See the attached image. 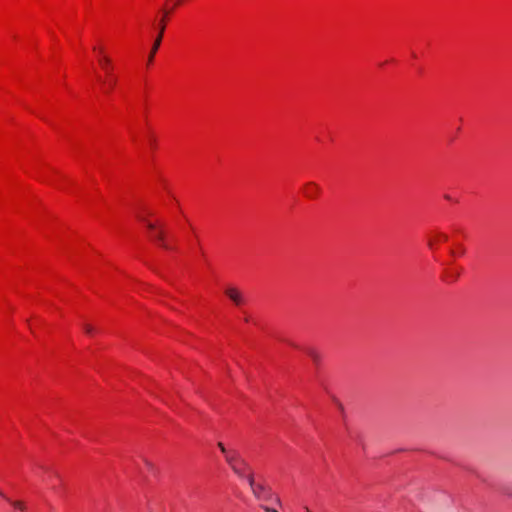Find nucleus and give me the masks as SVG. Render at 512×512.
<instances>
[{
  "instance_id": "f257e3e1",
  "label": "nucleus",
  "mask_w": 512,
  "mask_h": 512,
  "mask_svg": "<svg viewBox=\"0 0 512 512\" xmlns=\"http://www.w3.org/2000/svg\"><path fill=\"white\" fill-rule=\"evenodd\" d=\"M247 483L257 500L269 501L272 499L273 493L271 489L262 483H257L253 473L247 475Z\"/></svg>"
},
{
  "instance_id": "f03ea898",
  "label": "nucleus",
  "mask_w": 512,
  "mask_h": 512,
  "mask_svg": "<svg viewBox=\"0 0 512 512\" xmlns=\"http://www.w3.org/2000/svg\"><path fill=\"white\" fill-rule=\"evenodd\" d=\"M139 219L145 223L146 227L151 231V239L157 242L162 248L170 249V246L165 242V233L162 229L156 230V225L142 217Z\"/></svg>"
},
{
  "instance_id": "7ed1b4c3",
  "label": "nucleus",
  "mask_w": 512,
  "mask_h": 512,
  "mask_svg": "<svg viewBox=\"0 0 512 512\" xmlns=\"http://www.w3.org/2000/svg\"><path fill=\"white\" fill-rule=\"evenodd\" d=\"M170 13L169 10H165L164 11V16L160 22V25H159V32H158V35L154 41V44L151 48V51H150V54L148 56V64H151L153 62V59H154V56L157 52V50L159 49L160 47V44H161V41H162V37H163V33L165 32V18L168 16V14Z\"/></svg>"
},
{
  "instance_id": "20e7f679",
  "label": "nucleus",
  "mask_w": 512,
  "mask_h": 512,
  "mask_svg": "<svg viewBox=\"0 0 512 512\" xmlns=\"http://www.w3.org/2000/svg\"><path fill=\"white\" fill-rule=\"evenodd\" d=\"M99 63L108 77V80L104 81V83L107 84L108 90H111L117 84V79L112 75V60L109 56H103Z\"/></svg>"
},
{
  "instance_id": "39448f33",
  "label": "nucleus",
  "mask_w": 512,
  "mask_h": 512,
  "mask_svg": "<svg viewBox=\"0 0 512 512\" xmlns=\"http://www.w3.org/2000/svg\"><path fill=\"white\" fill-rule=\"evenodd\" d=\"M225 460L234 474H240L236 464L242 462V457L237 450L230 449L229 453H227V456L225 457Z\"/></svg>"
},
{
  "instance_id": "423d86ee",
  "label": "nucleus",
  "mask_w": 512,
  "mask_h": 512,
  "mask_svg": "<svg viewBox=\"0 0 512 512\" xmlns=\"http://www.w3.org/2000/svg\"><path fill=\"white\" fill-rule=\"evenodd\" d=\"M225 294L236 306H241L245 303L242 292L236 287L226 288Z\"/></svg>"
},
{
  "instance_id": "0eeeda50",
  "label": "nucleus",
  "mask_w": 512,
  "mask_h": 512,
  "mask_svg": "<svg viewBox=\"0 0 512 512\" xmlns=\"http://www.w3.org/2000/svg\"><path fill=\"white\" fill-rule=\"evenodd\" d=\"M236 467H237V469H239L240 474H235V475L241 479H245L246 481H247V475H249L250 473H253L251 470V467L249 466V464L247 463V461L244 458H242V462H239L238 464H236Z\"/></svg>"
},
{
  "instance_id": "6e6552de",
  "label": "nucleus",
  "mask_w": 512,
  "mask_h": 512,
  "mask_svg": "<svg viewBox=\"0 0 512 512\" xmlns=\"http://www.w3.org/2000/svg\"><path fill=\"white\" fill-rule=\"evenodd\" d=\"M320 189L315 183H307L305 186V194L308 197H314L319 193Z\"/></svg>"
},
{
  "instance_id": "1a4fd4ad",
  "label": "nucleus",
  "mask_w": 512,
  "mask_h": 512,
  "mask_svg": "<svg viewBox=\"0 0 512 512\" xmlns=\"http://www.w3.org/2000/svg\"><path fill=\"white\" fill-rule=\"evenodd\" d=\"M83 330L88 335H92L95 332L94 327L92 325H90V324H87V323L83 324Z\"/></svg>"
},
{
  "instance_id": "9d476101",
  "label": "nucleus",
  "mask_w": 512,
  "mask_h": 512,
  "mask_svg": "<svg viewBox=\"0 0 512 512\" xmlns=\"http://www.w3.org/2000/svg\"><path fill=\"white\" fill-rule=\"evenodd\" d=\"M308 355L313 359L315 363H318L320 356L319 354L314 350H309Z\"/></svg>"
},
{
  "instance_id": "9b49d317",
  "label": "nucleus",
  "mask_w": 512,
  "mask_h": 512,
  "mask_svg": "<svg viewBox=\"0 0 512 512\" xmlns=\"http://www.w3.org/2000/svg\"><path fill=\"white\" fill-rule=\"evenodd\" d=\"M217 446L220 449L221 453L224 455V457H226L227 453H229L230 450L227 449L222 442H218Z\"/></svg>"
},
{
  "instance_id": "f8f14e48",
  "label": "nucleus",
  "mask_w": 512,
  "mask_h": 512,
  "mask_svg": "<svg viewBox=\"0 0 512 512\" xmlns=\"http://www.w3.org/2000/svg\"><path fill=\"white\" fill-rule=\"evenodd\" d=\"M12 504L14 505V507H16V508H18V509H20L22 511L25 510L24 504L22 502H20V501H14V502H12Z\"/></svg>"
},
{
  "instance_id": "ddd939ff",
  "label": "nucleus",
  "mask_w": 512,
  "mask_h": 512,
  "mask_svg": "<svg viewBox=\"0 0 512 512\" xmlns=\"http://www.w3.org/2000/svg\"><path fill=\"white\" fill-rule=\"evenodd\" d=\"M94 50H95V51H98V53H99V55H100L99 60H100V59H102V58H103V56H106V55L104 54V49H103V48H97V47H94Z\"/></svg>"
},
{
  "instance_id": "4468645a",
  "label": "nucleus",
  "mask_w": 512,
  "mask_h": 512,
  "mask_svg": "<svg viewBox=\"0 0 512 512\" xmlns=\"http://www.w3.org/2000/svg\"><path fill=\"white\" fill-rule=\"evenodd\" d=\"M262 508H263L266 512H278L276 509L270 508V507H268V506H262Z\"/></svg>"
},
{
  "instance_id": "2eb2a0df",
  "label": "nucleus",
  "mask_w": 512,
  "mask_h": 512,
  "mask_svg": "<svg viewBox=\"0 0 512 512\" xmlns=\"http://www.w3.org/2000/svg\"><path fill=\"white\" fill-rule=\"evenodd\" d=\"M145 464H146V466H147L149 469H151V468L153 467L152 463H151V462H149V461H147V460H145Z\"/></svg>"
},
{
  "instance_id": "dca6fc26",
  "label": "nucleus",
  "mask_w": 512,
  "mask_h": 512,
  "mask_svg": "<svg viewBox=\"0 0 512 512\" xmlns=\"http://www.w3.org/2000/svg\"><path fill=\"white\" fill-rule=\"evenodd\" d=\"M439 238L442 240H447V236L445 234H439Z\"/></svg>"
},
{
  "instance_id": "f3484780",
  "label": "nucleus",
  "mask_w": 512,
  "mask_h": 512,
  "mask_svg": "<svg viewBox=\"0 0 512 512\" xmlns=\"http://www.w3.org/2000/svg\"><path fill=\"white\" fill-rule=\"evenodd\" d=\"M275 503H277L278 505H281V501H280L279 497H275Z\"/></svg>"
},
{
  "instance_id": "a211bd4d",
  "label": "nucleus",
  "mask_w": 512,
  "mask_h": 512,
  "mask_svg": "<svg viewBox=\"0 0 512 512\" xmlns=\"http://www.w3.org/2000/svg\"><path fill=\"white\" fill-rule=\"evenodd\" d=\"M428 245H429V247H432V246H433V241H431V240H430V241L428 242Z\"/></svg>"
},
{
  "instance_id": "6ab92c4d",
  "label": "nucleus",
  "mask_w": 512,
  "mask_h": 512,
  "mask_svg": "<svg viewBox=\"0 0 512 512\" xmlns=\"http://www.w3.org/2000/svg\"><path fill=\"white\" fill-rule=\"evenodd\" d=\"M179 3H180V0H177V1L175 2V4H174V7H175V6H177V5H179Z\"/></svg>"
},
{
  "instance_id": "aec40b11",
  "label": "nucleus",
  "mask_w": 512,
  "mask_h": 512,
  "mask_svg": "<svg viewBox=\"0 0 512 512\" xmlns=\"http://www.w3.org/2000/svg\"><path fill=\"white\" fill-rule=\"evenodd\" d=\"M305 510H306V512H310L309 508H307V507L305 508Z\"/></svg>"
}]
</instances>
